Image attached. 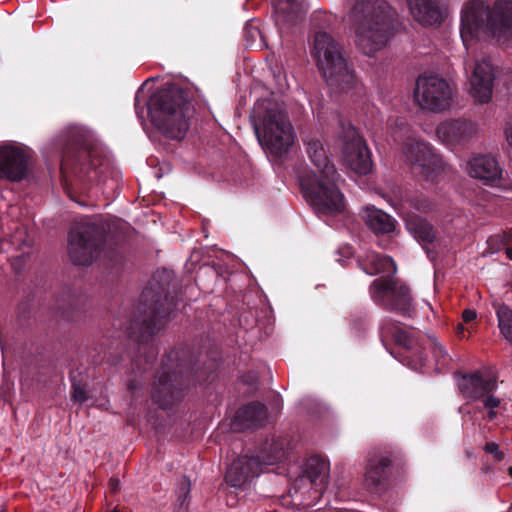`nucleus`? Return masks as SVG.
Segmentation results:
<instances>
[{
	"mask_svg": "<svg viewBox=\"0 0 512 512\" xmlns=\"http://www.w3.org/2000/svg\"><path fill=\"white\" fill-rule=\"evenodd\" d=\"M285 455L283 445L278 442L265 443L260 455L254 456L259 458L261 467L273 465L280 461Z\"/></svg>",
	"mask_w": 512,
	"mask_h": 512,
	"instance_id": "nucleus-33",
	"label": "nucleus"
},
{
	"mask_svg": "<svg viewBox=\"0 0 512 512\" xmlns=\"http://www.w3.org/2000/svg\"><path fill=\"white\" fill-rule=\"evenodd\" d=\"M31 163V155L20 146H0V178L12 182L23 180L28 172Z\"/></svg>",
	"mask_w": 512,
	"mask_h": 512,
	"instance_id": "nucleus-18",
	"label": "nucleus"
},
{
	"mask_svg": "<svg viewBox=\"0 0 512 512\" xmlns=\"http://www.w3.org/2000/svg\"><path fill=\"white\" fill-rule=\"evenodd\" d=\"M406 221L407 229L414 237L423 243H432L435 239L433 226L421 217L408 218Z\"/></svg>",
	"mask_w": 512,
	"mask_h": 512,
	"instance_id": "nucleus-30",
	"label": "nucleus"
},
{
	"mask_svg": "<svg viewBox=\"0 0 512 512\" xmlns=\"http://www.w3.org/2000/svg\"><path fill=\"white\" fill-rule=\"evenodd\" d=\"M109 231V224L101 218L86 217L77 221L68 235L67 249L73 264L88 266L101 256L118 262L121 255Z\"/></svg>",
	"mask_w": 512,
	"mask_h": 512,
	"instance_id": "nucleus-7",
	"label": "nucleus"
},
{
	"mask_svg": "<svg viewBox=\"0 0 512 512\" xmlns=\"http://www.w3.org/2000/svg\"><path fill=\"white\" fill-rule=\"evenodd\" d=\"M508 474L512 477V466L508 468Z\"/></svg>",
	"mask_w": 512,
	"mask_h": 512,
	"instance_id": "nucleus-49",
	"label": "nucleus"
},
{
	"mask_svg": "<svg viewBox=\"0 0 512 512\" xmlns=\"http://www.w3.org/2000/svg\"><path fill=\"white\" fill-rule=\"evenodd\" d=\"M139 118L149 119L167 137L181 140L186 135L195 113L189 98H135Z\"/></svg>",
	"mask_w": 512,
	"mask_h": 512,
	"instance_id": "nucleus-10",
	"label": "nucleus"
},
{
	"mask_svg": "<svg viewBox=\"0 0 512 512\" xmlns=\"http://www.w3.org/2000/svg\"><path fill=\"white\" fill-rule=\"evenodd\" d=\"M487 32L500 42L512 40V0H498L492 9L483 1L472 0L461 11L460 35L466 45Z\"/></svg>",
	"mask_w": 512,
	"mask_h": 512,
	"instance_id": "nucleus-8",
	"label": "nucleus"
},
{
	"mask_svg": "<svg viewBox=\"0 0 512 512\" xmlns=\"http://www.w3.org/2000/svg\"><path fill=\"white\" fill-rule=\"evenodd\" d=\"M382 341L391 337L403 349L400 361L415 371L421 370L428 362V354L435 360L438 369L447 366L450 357L443 347L431 337L418 338L414 333L404 330L398 322L385 319L380 327Z\"/></svg>",
	"mask_w": 512,
	"mask_h": 512,
	"instance_id": "nucleus-11",
	"label": "nucleus"
},
{
	"mask_svg": "<svg viewBox=\"0 0 512 512\" xmlns=\"http://www.w3.org/2000/svg\"><path fill=\"white\" fill-rule=\"evenodd\" d=\"M361 216L368 228L375 234H389L395 230V220L374 206L363 209Z\"/></svg>",
	"mask_w": 512,
	"mask_h": 512,
	"instance_id": "nucleus-29",
	"label": "nucleus"
},
{
	"mask_svg": "<svg viewBox=\"0 0 512 512\" xmlns=\"http://www.w3.org/2000/svg\"><path fill=\"white\" fill-rule=\"evenodd\" d=\"M404 153L411 172L421 180L434 182L444 170V162L439 154L426 142L408 139Z\"/></svg>",
	"mask_w": 512,
	"mask_h": 512,
	"instance_id": "nucleus-14",
	"label": "nucleus"
},
{
	"mask_svg": "<svg viewBox=\"0 0 512 512\" xmlns=\"http://www.w3.org/2000/svg\"><path fill=\"white\" fill-rule=\"evenodd\" d=\"M311 54L327 85L343 94L361 96L362 84L347 61L343 45L327 32L314 35Z\"/></svg>",
	"mask_w": 512,
	"mask_h": 512,
	"instance_id": "nucleus-6",
	"label": "nucleus"
},
{
	"mask_svg": "<svg viewBox=\"0 0 512 512\" xmlns=\"http://www.w3.org/2000/svg\"><path fill=\"white\" fill-rule=\"evenodd\" d=\"M436 132L447 144H465L477 137L478 126L470 120L455 119L440 123Z\"/></svg>",
	"mask_w": 512,
	"mask_h": 512,
	"instance_id": "nucleus-21",
	"label": "nucleus"
},
{
	"mask_svg": "<svg viewBox=\"0 0 512 512\" xmlns=\"http://www.w3.org/2000/svg\"><path fill=\"white\" fill-rule=\"evenodd\" d=\"M108 485H109L110 491L112 493H116L119 490L120 481L118 478L112 477V478H110Z\"/></svg>",
	"mask_w": 512,
	"mask_h": 512,
	"instance_id": "nucleus-40",
	"label": "nucleus"
},
{
	"mask_svg": "<svg viewBox=\"0 0 512 512\" xmlns=\"http://www.w3.org/2000/svg\"><path fill=\"white\" fill-rule=\"evenodd\" d=\"M491 98L489 97H486V98H479V104H484V103H488V101L490 100Z\"/></svg>",
	"mask_w": 512,
	"mask_h": 512,
	"instance_id": "nucleus-48",
	"label": "nucleus"
},
{
	"mask_svg": "<svg viewBox=\"0 0 512 512\" xmlns=\"http://www.w3.org/2000/svg\"><path fill=\"white\" fill-rule=\"evenodd\" d=\"M506 255L509 259L512 260V247L506 248Z\"/></svg>",
	"mask_w": 512,
	"mask_h": 512,
	"instance_id": "nucleus-47",
	"label": "nucleus"
},
{
	"mask_svg": "<svg viewBox=\"0 0 512 512\" xmlns=\"http://www.w3.org/2000/svg\"><path fill=\"white\" fill-rule=\"evenodd\" d=\"M250 117L259 141L271 154L288 152L294 142L293 127L277 98H257Z\"/></svg>",
	"mask_w": 512,
	"mask_h": 512,
	"instance_id": "nucleus-9",
	"label": "nucleus"
},
{
	"mask_svg": "<svg viewBox=\"0 0 512 512\" xmlns=\"http://www.w3.org/2000/svg\"><path fill=\"white\" fill-rule=\"evenodd\" d=\"M394 11L386 0H357L352 9L356 45L367 56L386 46L396 29Z\"/></svg>",
	"mask_w": 512,
	"mask_h": 512,
	"instance_id": "nucleus-5",
	"label": "nucleus"
},
{
	"mask_svg": "<svg viewBox=\"0 0 512 512\" xmlns=\"http://www.w3.org/2000/svg\"><path fill=\"white\" fill-rule=\"evenodd\" d=\"M60 140L65 147L61 174L66 181L75 179L84 185L97 183L109 170L106 152L86 128L69 125L61 132Z\"/></svg>",
	"mask_w": 512,
	"mask_h": 512,
	"instance_id": "nucleus-2",
	"label": "nucleus"
},
{
	"mask_svg": "<svg viewBox=\"0 0 512 512\" xmlns=\"http://www.w3.org/2000/svg\"><path fill=\"white\" fill-rule=\"evenodd\" d=\"M140 383L137 380H129L127 384V388L131 393H135V391L139 388Z\"/></svg>",
	"mask_w": 512,
	"mask_h": 512,
	"instance_id": "nucleus-43",
	"label": "nucleus"
},
{
	"mask_svg": "<svg viewBox=\"0 0 512 512\" xmlns=\"http://www.w3.org/2000/svg\"><path fill=\"white\" fill-rule=\"evenodd\" d=\"M511 87H512V83L510 84L509 88H511Z\"/></svg>",
	"mask_w": 512,
	"mask_h": 512,
	"instance_id": "nucleus-51",
	"label": "nucleus"
},
{
	"mask_svg": "<svg viewBox=\"0 0 512 512\" xmlns=\"http://www.w3.org/2000/svg\"><path fill=\"white\" fill-rule=\"evenodd\" d=\"M483 407L485 409H488V419L490 421L494 420L497 416V413L495 411L496 408H498L501 404V399L496 396H487L485 397L484 401H482Z\"/></svg>",
	"mask_w": 512,
	"mask_h": 512,
	"instance_id": "nucleus-36",
	"label": "nucleus"
},
{
	"mask_svg": "<svg viewBox=\"0 0 512 512\" xmlns=\"http://www.w3.org/2000/svg\"><path fill=\"white\" fill-rule=\"evenodd\" d=\"M454 87L438 74L424 72L416 81L412 96H453Z\"/></svg>",
	"mask_w": 512,
	"mask_h": 512,
	"instance_id": "nucleus-25",
	"label": "nucleus"
},
{
	"mask_svg": "<svg viewBox=\"0 0 512 512\" xmlns=\"http://www.w3.org/2000/svg\"><path fill=\"white\" fill-rule=\"evenodd\" d=\"M266 421L267 407L260 402H251L237 410L232 429L234 431L256 429L264 426Z\"/></svg>",
	"mask_w": 512,
	"mask_h": 512,
	"instance_id": "nucleus-24",
	"label": "nucleus"
},
{
	"mask_svg": "<svg viewBox=\"0 0 512 512\" xmlns=\"http://www.w3.org/2000/svg\"><path fill=\"white\" fill-rule=\"evenodd\" d=\"M200 89L187 78L156 76L146 79L135 96H194Z\"/></svg>",
	"mask_w": 512,
	"mask_h": 512,
	"instance_id": "nucleus-15",
	"label": "nucleus"
},
{
	"mask_svg": "<svg viewBox=\"0 0 512 512\" xmlns=\"http://www.w3.org/2000/svg\"><path fill=\"white\" fill-rule=\"evenodd\" d=\"M414 18L423 24H437L443 21V11L437 0H407Z\"/></svg>",
	"mask_w": 512,
	"mask_h": 512,
	"instance_id": "nucleus-27",
	"label": "nucleus"
},
{
	"mask_svg": "<svg viewBox=\"0 0 512 512\" xmlns=\"http://www.w3.org/2000/svg\"><path fill=\"white\" fill-rule=\"evenodd\" d=\"M270 73L273 78V85L269 87L270 96H284L289 89V84L282 65L278 63L271 65Z\"/></svg>",
	"mask_w": 512,
	"mask_h": 512,
	"instance_id": "nucleus-32",
	"label": "nucleus"
},
{
	"mask_svg": "<svg viewBox=\"0 0 512 512\" xmlns=\"http://www.w3.org/2000/svg\"><path fill=\"white\" fill-rule=\"evenodd\" d=\"M72 380V391L71 398L75 402L83 403L86 401V388L80 382H77L75 377L71 376Z\"/></svg>",
	"mask_w": 512,
	"mask_h": 512,
	"instance_id": "nucleus-35",
	"label": "nucleus"
},
{
	"mask_svg": "<svg viewBox=\"0 0 512 512\" xmlns=\"http://www.w3.org/2000/svg\"><path fill=\"white\" fill-rule=\"evenodd\" d=\"M476 318V312L472 309H465L462 313V319L465 323H469Z\"/></svg>",
	"mask_w": 512,
	"mask_h": 512,
	"instance_id": "nucleus-39",
	"label": "nucleus"
},
{
	"mask_svg": "<svg viewBox=\"0 0 512 512\" xmlns=\"http://www.w3.org/2000/svg\"><path fill=\"white\" fill-rule=\"evenodd\" d=\"M456 332L458 335H462L464 332V326L463 324L459 323L456 327Z\"/></svg>",
	"mask_w": 512,
	"mask_h": 512,
	"instance_id": "nucleus-46",
	"label": "nucleus"
},
{
	"mask_svg": "<svg viewBox=\"0 0 512 512\" xmlns=\"http://www.w3.org/2000/svg\"><path fill=\"white\" fill-rule=\"evenodd\" d=\"M190 491V482L186 477H183L181 485H180V492L187 495Z\"/></svg>",
	"mask_w": 512,
	"mask_h": 512,
	"instance_id": "nucleus-42",
	"label": "nucleus"
},
{
	"mask_svg": "<svg viewBox=\"0 0 512 512\" xmlns=\"http://www.w3.org/2000/svg\"><path fill=\"white\" fill-rule=\"evenodd\" d=\"M213 377L211 367H196L187 352L172 350L162 360L157 381L153 383L152 400L159 407L167 409L184 398L190 385L204 384Z\"/></svg>",
	"mask_w": 512,
	"mask_h": 512,
	"instance_id": "nucleus-4",
	"label": "nucleus"
},
{
	"mask_svg": "<svg viewBox=\"0 0 512 512\" xmlns=\"http://www.w3.org/2000/svg\"><path fill=\"white\" fill-rule=\"evenodd\" d=\"M461 395L468 400L484 401L485 397L493 396L497 389V378L482 371L461 374L457 380Z\"/></svg>",
	"mask_w": 512,
	"mask_h": 512,
	"instance_id": "nucleus-19",
	"label": "nucleus"
},
{
	"mask_svg": "<svg viewBox=\"0 0 512 512\" xmlns=\"http://www.w3.org/2000/svg\"><path fill=\"white\" fill-rule=\"evenodd\" d=\"M304 144L309 159L318 170V174L311 171L300 177L305 199L317 213L332 215L342 212L345 207L344 196L337 186L339 174L331 162L328 149L317 137L304 140Z\"/></svg>",
	"mask_w": 512,
	"mask_h": 512,
	"instance_id": "nucleus-3",
	"label": "nucleus"
},
{
	"mask_svg": "<svg viewBox=\"0 0 512 512\" xmlns=\"http://www.w3.org/2000/svg\"><path fill=\"white\" fill-rule=\"evenodd\" d=\"M358 262L361 269L369 275H391L396 272V265L393 259L376 252H367Z\"/></svg>",
	"mask_w": 512,
	"mask_h": 512,
	"instance_id": "nucleus-28",
	"label": "nucleus"
},
{
	"mask_svg": "<svg viewBox=\"0 0 512 512\" xmlns=\"http://www.w3.org/2000/svg\"><path fill=\"white\" fill-rule=\"evenodd\" d=\"M344 165L358 175H367L372 170L371 153L355 129H349L342 148Z\"/></svg>",
	"mask_w": 512,
	"mask_h": 512,
	"instance_id": "nucleus-16",
	"label": "nucleus"
},
{
	"mask_svg": "<svg viewBox=\"0 0 512 512\" xmlns=\"http://www.w3.org/2000/svg\"><path fill=\"white\" fill-rule=\"evenodd\" d=\"M496 315L501 335L512 344V310L505 304H498Z\"/></svg>",
	"mask_w": 512,
	"mask_h": 512,
	"instance_id": "nucleus-34",
	"label": "nucleus"
},
{
	"mask_svg": "<svg viewBox=\"0 0 512 512\" xmlns=\"http://www.w3.org/2000/svg\"><path fill=\"white\" fill-rule=\"evenodd\" d=\"M61 317H63L67 321H76L78 319V315L74 312H69L66 310H63L61 312Z\"/></svg>",
	"mask_w": 512,
	"mask_h": 512,
	"instance_id": "nucleus-41",
	"label": "nucleus"
},
{
	"mask_svg": "<svg viewBox=\"0 0 512 512\" xmlns=\"http://www.w3.org/2000/svg\"><path fill=\"white\" fill-rule=\"evenodd\" d=\"M153 282L154 284L142 291L130 325L131 335L138 346L133 365L144 371L158 355V349L153 343L154 336L167 323L175 307L174 300L178 289L173 272L168 269L158 270L153 276Z\"/></svg>",
	"mask_w": 512,
	"mask_h": 512,
	"instance_id": "nucleus-1",
	"label": "nucleus"
},
{
	"mask_svg": "<svg viewBox=\"0 0 512 512\" xmlns=\"http://www.w3.org/2000/svg\"><path fill=\"white\" fill-rule=\"evenodd\" d=\"M453 98H411L417 112L441 113L452 108Z\"/></svg>",
	"mask_w": 512,
	"mask_h": 512,
	"instance_id": "nucleus-31",
	"label": "nucleus"
},
{
	"mask_svg": "<svg viewBox=\"0 0 512 512\" xmlns=\"http://www.w3.org/2000/svg\"><path fill=\"white\" fill-rule=\"evenodd\" d=\"M395 459L392 451L375 450L371 452L366 460L364 484L370 491H377L388 480L390 466Z\"/></svg>",
	"mask_w": 512,
	"mask_h": 512,
	"instance_id": "nucleus-20",
	"label": "nucleus"
},
{
	"mask_svg": "<svg viewBox=\"0 0 512 512\" xmlns=\"http://www.w3.org/2000/svg\"><path fill=\"white\" fill-rule=\"evenodd\" d=\"M242 382L247 384L248 386H255L257 382V377L254 373H247L242 376Z\"/></svg>",
	"mask_w": 512,
	"mask_h": 512,
	"instance_id": "nucleus-38",
	"label": "nucleus"
},
{
	"mask_svg": "<svg viewBox=\"0 0 512 512\" xmlns=\"http://www.w3.org/2000/svg\"><path fill=\"white\" fill-rule=\"evenodd\" d=\"M111 512H121V511H119V510H117V509H114V510H112Z\"/></svg>",
	"mask_w": 512,
	"mask_h": 512,
	"instance_id": "nucleus-50",
	"label": "nucleus"
},
{
	"mask_svg": "<svg viewBox=\"0 0 512 512\" xmlns=\"http://www.w3.org/2000/svg\"><path fill=\"white\" fill-rule=\"evenodd\" d=\"M392 205L405 220L418 217L413 211L428 213L432 211L435 206L426 195L414 190L400 191Z\"/></svg>",
	"mask_w": 512,
	"mask_h": 512,
	"instance_id": "nucleus-23",
	"label": "nucleus"
},
{
	"mask_svg": "<svg viewBox=\"0 0 512 512\" xmlns=\"http://www.w3.org/2000/svg\"><path fill=\"white\" fill-rule=\"evenodd\" d=\"M495 68L489 57L477 61L469 79L474 94L471 96H492Z\"/></svg>",
	"mask_w": 512,
	"mask_h": 512,
	"instance_id": "nucleus-26",
	"label": "nucleus"
},
{
	"mask_svg": "<svg viewBox=\"0 0 512 512\" xmlns=\"http://www.w3.org/2000/svg\"><path fill=\"white\" fill-rule=\"evenodd\" d=\"M329 462L321 456L309 457L303 465L302 473L294 480L289 493L291 497L301 494L299 505L310 506L327 484Z\"/></svg>",
	"mask_w": 512,
	"mask_h": 512,
	"instance_id": "nucleus-13",
	"label": "nucleus"
},
{
	"mask_svg": "<svg viewBox=\"0 0 512 512\" xmlns=\"http://www.w3.org/2000/svg\"><path fill=\"white\" fill-rule=\"evenodd\" d=\"M505 134L509 145L512 147V124L505 129Z\"/></svg>",
	"mask_w": 512,
	"mask_h": 512,
	"instance_id": "nucleus-44",
	"label": "nucleus"
},
{
	"mask_svg": "<svg viewBox=\"0 0 512 512\" xmlns=\"http://www.w3.org/2000/svg\"><path fill=\"white\" fill-rule=\"evenodd\" d=\"M484 450L486 453H489V454H495L497 455V458L500 460L502 458V456L499 455V447L496 443L494 442H488L485 444V447H484Z\"/></svg>",
	"mask_w": 512,
	"mask_h": 512,
	"instance_id": "nucleus-37",
	"label": "nucleus"
},
{
	"mask_svg": "<svg viewBox=\"0 0 512 512\" xmlns=\"http://www.w3.org/2000/svg\"><path fill=\"white\" fill-rule=\"evenodd\" d=\"M262 471L259 458L244 455L232 462L226 472L225 480L231 487L242 488Z\"/></svg>",
	"mask_w": 512,
	"mask_h": 512,
	"instance_id": "nucleus-22",
	"label": "nucleus"
},
{
	"mask_svg": "<svg viewBox=\"0 0 512 512\" xmlns=\"http://www.w3.org/2000/svg\"><path fill=\"white\" fill-rule=\"evenodd\" d=\"M371 299L382 309L411 318L415 312L410 288L399 279L378 278L369 287Z\"/></svg>",
	"mask_w": 512,
	"mask_h": 512,
	"instance_id": "nucleus-12",
	"label": "nucleus"
},
{
	"mask_svg": "<svg viewBox=\"0 0 512 512\" xmlns=\"http://www.w3.org/2000/svg\"><path fill=\"white\" fill-rule=\"evenodd\" d=\"M296 0H277L278 5L286 4L288 8H292Z\"/></svg>",
	"mask_w": 512,
	"mask_h": 512,
	"instance_id": "nucleus-45",
	"label": "nucleus"
},
{
	"mask_svg": "<svg viewBox=\"0 0 512 512\" xmlns=\"http://www.w3.org/2000/svg\"><path fill=\"white\" fill-rule=\"evenodd\" d=\"M468 175L490 187L504 185V170L492 154H473L466 163Z\"/></svg>",
	"mask_w": 512,
	"mask_h": 512,
	"instance_id": "nucleus-17",
	"label": "nucleus"
}]
</instances>
